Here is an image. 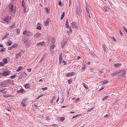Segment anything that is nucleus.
I'll use <instances>...</instances> for the list:
<instances>
[{"label":"nucleus","mask_w":127,"mask_h":127,"mask_svg":"<svg viewBox=\"0 0 127 127\" xmlns=\"http://www.w3.org/2000/svg\"><path fill=\"white\" fill-rule=\"evenodd\" d=\"M16 7L12 3H10L8 6L7 9L8 11L12 14H14L16 11Z\"/></svg>","instance_id":"f257e3e1"},{"label":"nucleus","mask_w":127,"mask_h":127,"mask_svg":"<svg viewBox=\"0 0 127 127\" xmlns=\"http://www.w3.org/2000/svg\"><path fill=\"white\" fill-rule=\"evenodd\" d=\"M23 34L27 36L31 37L33 35L34 33H33L31 31L29 30H25L23 32Z\"/></svg>","instance_id":"f03ea898"},{"label":"nucleus","mask_w":127,"mask_h":127,"mask_svg":"<svg viewBox=\"0 0 127 127\" xmlns=\"http://www.w3.org/2000/svg\"><path fill=\"white\" fill-rule=\"evenodd\" d=\"M76 12L77 14L79 15L81 13V10L79 4H77V5Z\"/></svg>","instance_id":"7ed1b4c3"},{"label":"nucleus","mask_w":127,"mask_h":127,"mask_svg":"<svg viewBox=\"0 0 127 127\" xmlns=\"http://www.w3.org/2000/svg\"><path fill=\"white\" fill-rule=\"evenodd\" d=\"M24 52L23 50H20L19 52L16 54V57L15 58L17 59L18 58L20 57L24 53Z\"/></svg>","instance_id":"20e7f679"},{"label":"nucleus","mask_w":127,"mask_h":127,"mask_svg":"<svg viewBox=\"0 0 127 127\" xmlns=\"http://www.w3.org/2000/svg\"><path fill=\"white\" fill-rule=\"evenodd\" d=\"M11 19V17L10 16H6L4 18L3 21L8 24L10 22Z\"/></svg>","instance_id":"39448f33"},{"label":"nucleus","mask_w":127,"mask_h":127,"mask_svg":"<svg viewBox=\"0 0 127 127\" xmlns=\"http://www.w3.org/2000/svg\"><path fill=\"white\" fill-rule=\"evenodd\" d=\"M21 103L22 105V106L23 107H24L26 106V104H27V101L25 99H23L21 102Z\"/></svg>","instance_id":"423d86ee"},{"label":"nucleus","mask_w":127,"mask_h":127,"mask_svg":"<svg viewBox=\"0 0 127 127\" xmlns=\"http://www.w3.org/2000/svg\"><path fill=\"white\" fill-rule=\"evenodd\" d=\"M43 36V34L41 33L37 32L34 35L33 37L34 38H35L38 37Z\"/></svg>","instance_id":"0eeeda50"},{"label":"nucleus","mask_w":127,"mask_h":127,"mask_svg":"<svg viewBox=\"0 0 127 127\" xmlns=\"http://www.w3.org/2000/svg\"><path fill=\"white\" fill-rule=\"evenodd\" d=\"M71 27L72 28L76 29L77 28L78 25L75 22H73L71 23Z\"/></svg>","instance_id":"6e6552de"},{"label":"nucleus","mask_w":127,"mask_h":127,"mask_svg":"<svg viewBox=\"0 0 127 127\" xmlns=\"http://www.w3.org/2000/svg\"><path fill=\"white\" fill-rule=\"evenodd\" d=\"M11 71L9 70L5 71L2 73V75L4 76H6L8 74H10Z\"/></svg>","instance_id":"1a4fd4ad"},{"label":"nucleus","mask_w":127,"mask_h":127,"mask_svg":"<svg viewBox=\"0 0 127 127\" xmlns=\"http://www.w3.org/2000/svg\"><path fill=\"white\" fill-rule=\"evenodd\" d=\"M86 8L87 13H89L91 12V8L89 5H86Z\"/></svg>","instance_id":"9d476101"},{"label":"nucleus","mask_w":127,"mask_h":127,"mask_svg":"<svg viewBox=\"0 0 127 127\" xmlns=\"http://www.w3.org/2000/svg\"><path fill=\"white\" fill-rule=\"evenodd\" d=\"M120 70L116 71L115 72H113L112 73L110 74V75L112 77L114 75H117L120 72Z\"/></svg>","instance_id":"9b49d317"},{"label":"nucleus","mask_w":127,"mask_h":127,"mask_svg":"<svg viewBox=\"0 0 127 127\" xmlns=\"http://www.w3.org/2000/svg\"><path fill=\"white\" fill-rule=\"evenodd\" d=\"M26 75L27 74L25 73L24 72H22L20 75L19 78L20 79H21L22 78H25L26 77Z\"/></svg>","instance_id":"f8f14e48"},{"label":"nucleus","mask_w":127,"mask_h":127,"mask_svg":"<svg viewBox=\"0 0 127 127\" xmlns=\"http://www.w3.org/2000/svg\"><path fill=\"white\" fill-rule=\"evenodd\" d=\"M44 42L42 41L39 42L38 43H37L36 44L37 45L38 47H41L42 46H43L44 44Z\"/></svg>","instance_id":"ddd939ff"},{"label":"nucleus","mask_w":127,"mask_h":127,"mask_svg":"<svg viewBox=\"0 0 127 127\" xmlns=\"http://www.w3.org/2000/svg\"><path fill=\"white\" fill-rule=\"evenodd\" d=\"M17 93H21L22 94H24L25 92V90L22 88L20 90H17Z\"/></svg>","instance_id":"4468645a"},{"label":"nucleus","mask_w":127,"mask_h":127,"mask_svg":"<svg viewBox=\"0 0 127 127\" xmlns=\"http://www.w3.org/2000/svg\"><path fill=\"white\" fill-rule=\"evenodd\" d=\"M28 40L27 38L25 36H24L22 38V41L23 43H26L27 41Z\"/></svg>","instance_id":"2eb2a0df"},{"label":"nucleus","mask_w":127,"mask_h":127,"mask_svg":"<svg viewBox=\"0 0 127 127\" xmlns=\"http://www.w3.org/2000/svg\"><path fill=\"white\" fill-rule=\"evenodd\" d=\"M74 74V72H69L66 74V76L67 77H69L73 75Z\"/></svg>","instance_id":"dca6fc26"},{"label":"nucleus","mask_w":127,"mask_h":127,"mask_svg":"<svg viewBox=\"0 0 127 127\" xmlns=\"http://www.w3.org/2000/svg\"><path fill=\"white\" fill-rule=\"evenodd\" d=\"M31 83L30 84L29 83H27L24 85V87L26 89H29Z\"/></svg>","instance_id":"f3484780"},{"label":"nucleus","mask_w":127,"mask_h":127,"mask_svg":"<svg viewBox=\"0 0 127 127\" xmlns=\"http://www.w3.org/2000/svg\"><path fill=\"white\" fill-rule=\"evenodd\" d=\"M122 64L120 63H117V64H114V67L116 68H119L121 66Z\"/></svg>","instance_id":"a211bd4d"},{"label":"nucleus","mask_w":127,"mask_h":127,"mask_svg":"<svg viewBox=\"0 0 127 127\" xmlns=\"http://www.w3.org/2000/svg\"><path fill=\"white\" fill-rule=\"evenodd\" d=\"M21 4L22 6L23 7L25 10H26V7H25V2L24 0H23L21 2Z\"/></svg>","instance_id":"6ab92c4d"},{"label":"nucleus","mask_w":127,"mask_h":127,"mask_svg":"<svg viewBox=\"0 0 127 127\" xmlns=\"http://www.w3.org/2000/svg\"><path fill=\"white\" fill-rule=\"evenodd\" d=\"M7 91V89L6 88L2 89V90H0V93L3 94H5Z\"/></svg>","instance_id":"aec40b11"},{"label":"nucleus","mask_w":127,"mask_h":127,"mask_svg":"<svg viewBox=\"0 0 127 127\" xmlns=\"http://www.w3.org/2000/svg\"><path fill=\"white\" fill-rule=\"evenodd\" d=\"M16 25L15 23H14L12 25L10 26L9 28L10 29H13L15 28V26Z\"/></svg>","instance_id":"412c9836"},{"label":"nucleus","mask_w":127,"mask_h":127,"mask_svg":"<svg viewBox=\"0 0 127 127\" xmlns=\"http://www.w3.org/2000/svg\"><path fill=\"white\" fill-rule=\"evenodd\" d=\"M56 46L54 44H52L50 46L51 48L50 49V50L51 51H53V50L54 49V48L56 47Z\"/></svg>","instance_id":"4be33fe9"},{"label":"nucleus","mask_w":127,"mask_h":127,"mask_svg":"<svg viewBox=\"0 0 127 127\" xmlns=\"http://www.w3.org/2000/svg\"><path fill=\"white\" fill-rule=\"evenodd\" d=\"M63 59V57L61 56H60L59 57V61L60 63V64H61V63L62 62Z\"/></svg>","instance_id":"5701e85b"},{"label":"nucleus","mask_w":127,"mask_h":127,"mask_svg":"<svg viewBox=\"0 0 127 127\" xmlns=\"http://www.w3.org/2000/svg\"><path fill=\"white\" fill-rule=\"evenodd\" d=\"M7 44L8 46H10L12 44V42L10 40H8L7 41Z\"/></svg>","instance_id":"b1692460"},{"label":"nucleus","mask_w":127,"mask_h":127,"mask_svg":"<svg viewBox=\"0 0 127 127\" xmlns=\"http://www.w3.org/2000/svg\"><path fill=\"white\" fill-rule=\"evenodd\" d=\"M44 24L45 25V26H47L48 24L49 23L48 18H47V19L46 21H45L44 22Z\"/></svg>","instance_id":"393cba45"},{"label":"nucleus","mask_w":127,"mask_h":127,"mask_svg":"<svg viewBox=\"0 0 127 127\" xmlns=\"http://www.w3.org/2000/svg\"><path fill=\"white\" fill-rule=\"evenodd\" d=\"M108 82V80H105L103 82V83H102V85H103L105 84H107Z\"/></svg>","instance_id":"a878e982"},{"label":"nucleus","mask_w":127,"mask_h":127,"mask_svg":"<svg viewBox=\"0 0 127 127\" xmlns=\"http://www.w3.org/2000/svg\"><path fill=\"white\" fill-rule=\"evenodd\" d=\"M12 48H17L18 47V45L16 43H14L12 46Z\"/></svg>","instance_id":"bb28decb"},{"label":"nucleus","mask_w":127,"mask_h":127,"mask_svg":"<svg viewBox=\"0 0 127 127\" xmlns=\"http://www.w3.org/2000/svg\"><path fill=\"white\" fill-rule=\"evenodd\" d=\"M86 66L85 65H83V67L81 68V71H83L85 69Z\"/></svg>","instance_id":"cd10ccee"},{"label":"nucleus","mask_w":127,"mask_h":127,"mask_svg":"<svg viewBox=\"0 0 127 127\" xmlns=\"http://www.w3.org/2000/svg\"><path fill=\"white\" fill-rule=\"evenodd\" d=\"M16 33L17 35H18L20 33L21 30L19 28H18L17 29Z\"/></svg>","instance_id":"c85d7f7f"},{"label":"nucleus","mask_w":127,"mask_h":127,"mask_svg":"<svg viewBox=\"0 0 127 127\" xmlns=\"http://www.w3.org/2000/svg\"><path fill=\"white\" fill-rule=\"evenodd\" d=\"M64 15H65L64 12H63V13L62 14L61 16V18H60V19L61 20H62L63 19L64 17Z\"/></svg>","instance_id":"c756f323"},{"label":"nucleus","mask_w":127,"mask_h":127,"mask_svg":"<svg viewBox=\"0 0 127 127\" xmlns=\"http://www.w3.org/2000/svg\"><path fill=\"white\" fill-rule=\"evenodd\" d=\"M58 4L60 7H62L63 6V4H62V3L61 1H58Z\"/></svg>","instance_id":"7c9ffc66"},{"label":"nucleus","mask_w":127,"mask_h":127,"mask_svg":"<svg viewBox=\"0 0 127 127\" xmlns=\"http://www.w3.org/2000/svg\"><path fill=\"white\" fill-rule=\"evenodd\" d=\"M3 63L4 64H6L7 62V59L6 58L4 59Z\"/></svg>","instance_id":"2f4dec72"},{"label":"nucleus","mask_w":127,"mask_h":127,"mask_svg":"<svg viewBox=\"0 0 127 127\" xmlns=\"http://www.w3.org/2000/svg\"><path fill=\"white\" fill-rule=\"evenodd\" d=\"M45 11L46 12L48 13H49V9L47 8H45Z\"/></svg>","instance_id":"473e14b6"},{"label":"nucleus","mask_w":127,"mask_h":127,"mask_svg":"<svg viewBox=\"0 0 127 127\" xmlns=\"http://www.w3.org/2000/svg\"><path fill=\"white\" fill-rule=\"evenodd\" d=\"M94 108L95 107H92L90 109L88 110L87 112H91L93 109H94Z\"/></svg>","instance_id":"72a5a7b5"},{"label":"nucleus","mask_w":127,"mask_h":127,"mask_svg":"<svg viewBox=\"0 0 127 127\" xmlns=\"http://www.w3.org/2000/svg\"><path fill=\"white\" fill-rule=\"evenodd\" d=\"M110 38L112 40H113L115 42H116V40L115 38L113 37H111Z\"/></svg>","instance_id":"f704fd0d"},{"label":"nucleus","mask_w":127,"mask_h":127,"mask_svg":"<svg viewBox=\"0 0 127 127\" xmlns=\"http://www.w3.org/2000/svg\"><path fill=\"white\" fill-rule=\"evenodd\" d=\"M22 69V67L21 66H19L18 67V68L17 69V71H19L21 70V69Z\"/></svg>","instance_id":"c9c22d12"},{"label":"nucleus","mask_w":127,"mask_h":127,"mask_svg":"<svg viewBox=\"0 0 127 127\" xmlns=\"http://www.w3.org/2000/svg\"><path fill=\"white\" fill-rule=\"evenodd\" d=\"M108 8L106 7H104L103 8V10L105 12H107L108 11Z\"/></svg>","instance_id":"e433bc0d"},{"label":"nucleus","mask_w":127,"mask_h":127,"mask_svg":"<svg viewBox=\"0 0 127 127\" xmlns=\"http://www.w3.org/2000/svg\"><path fill=\"white\" fill-rule=\"evenodd\" d=\"M123 28L124 29V30L127 33V29L124 26H123Z\"/></svg>","instance_id":"4c0bfd02"},{"label":"nucleus","mask_w":127,"mask_h":127,"mask_svg":"<svg viewBox=\"0 0 127 127\" xmlns=\"http://www.w3.org/2000/svg\"><path fill=\"white\" fill-rule=\"evenodd\" d=\"M108 96H106L105 97H104L102 99V100L103 101L105 99H107L108 97Z\"/></svg>","instance_id":"58836bf2"},{"label":"nucleus","mask_w":127,"mask_h":127,"mask_svg":"<svg viewBox=\"0 0 127 127\" xmlns=\"http://www.w3.org/2000/svg\"><path fill=\"white\" fill-rule=\"evenodd\" d=\"M67 32H69L70 34H71L72 32V30L71 28H70L68 30V31H67Z\"/></svg>","instance_id":"ea45409f"},{"label":"nucleus","mask_w":127,"mask_h":127,"mask_svg":"<svg viewBox=\"0 0 127 127\" xmlns=\"http://www.w3.org/2000/svg\"><path fill=\"white\" fill-rule=\"evenodd\" d=\"M45 57V56H44V57L43 56V57H42L41 58V59L40 61V62H42V61H43L44 60Z\"/></svg>","instance_id":"a19ab883"},{"label":"nucleus","mask_w":127,"mask_h":127,"mask_svg":"<svg viewBox=\"0 0 127 127\" xmlns=\"http://www.w3.org/2000/svg\"><path fill=\"white\" fill-rule=\"evenodd\" d=\"M123 72H124L123 73H122V75L124 76V77H125V74L126 73V70H123Z\"/></svg>","instance_id":"79ce46f5"},{"label":"nucleus","mask_w":127,"mask_h":127,"mask_svg":"<svg viewBox=\"0 0 127 127\" xmlns=\"http://www.w3.org/2000/svg\"><path fill=\"white\" fill-rule=\"evenodd\" d=\"M60 119L61 121H63L64 120V117L60 118Z\"/></svg>","instance_id":"37998d69"},{"label":"nucleus","mask_w":127,"mask_h":127,"mask_svg":"<svg viewBox=\"0 0 127 127\" xmlns=\"http://www.w3.org/2000/svg\"><path fill=\"white\" fill-rule=\"evenodd\" d=\"M16 77V75H12L11 76H10V77L12 79H13L15 78V77Z\"/></svg>","instance_id":"c03bdc74"},{"label":"nucleus","mask_w":127,"mask_h":127,"mask_svg":"<svg viewBox=\"0 0 127 127\" xmlns=\"http://www.w3.org/2000/svg\"><path fill=\"white\" fill-rule=\"evenodd\" d=\"M51 41L52 43L53 44L55 42V40L54 39H51Z\"/></svg>","instance_id":"a18cd8bd"},{"label":"nucleus","mask_w":127,"mask_h":127,"mask_svg":"<svg viewBox=\"0 0 127 127\" xmlns=\"http://www.w3.org/2000/svg\"><path fill=\"white\" fill-rule=\"evenodd\" d=\"M4 63H3L2 62H0V66H4Z\"/></svg>","instance_id":"49530a36"},{"label":"nucleus","mask_w":127,"mask_h":127,"mask_svg":"<svg viewBox=\"0 0 127 127\" xmlns=\"http://www.w3.org/2000/svg\"><path fill=\"white\" fill-rule=\"evenodd\" d=\"M10 82L9 80L8 81H5V86L6 85V84L7 83H9Z\"/></svg>","instance_id":"de8ad7c7"},{"label":"nucleus","mask_w":127,"mask_h":127,"mask_svg":"<svg viewBox=\"0 0 127 127\" xmlns=\"http://www.w3.org/2000/svg\"><path fill=\"white\" fill-rule=\"evenodd\" d=\"M36 28L38 30H40L41 29V27L40 26H37Z\"/></svg>","instance_id":"09e8293b"},{"label":"nucleus","mask_w":127,"mask_h":127,"mask_svg":"<svg viewBox=\"0 0 127 127\" xmlns=\"http://www.w3.org/2000/svg\"><path fill=\"white\" fill-rule=\"evenodd\" d=\"M62 62V64L64 65L66 64V62L64 60Z\"/></svg>","instance_id":"8fccbe9b"},{"label":"nucleus","mask_w":127,"mask_h":127,"mask_svg":"<svg viewBox=\"0 0 127 127\" xmlns=\"http://www.w3.org/2000/svg\"><path fill=\"white\" fill-rule=\"evenodd\" d=\"M87 13V15H88V16L90 18H91V15L90 14V12H89V13Z\"/></svg>","instance_id":"3c124183"},{"label":"nucleus","mask_w":127,"mask_h":127,"mask_svg":"<svg viewBox=\"0 0 127 127\" xmlns=\"http://www.w3.org/2000/svg\"><path fill=\"white\" fill-rule=\"evenodd\" d=\"M68 83L69 84H70L72 83V80H68Z\"/></svg>","instance_id":"603ef678"},{"label":"nucleus","mask_w":127,"mask_h":127,"mask_svg":"<svg viewBox=\"0 0 127 127\" xmlns=\"http://www.w3.org/2000/svg\"><path fill=\"white\" fill-rule=\"evenodd\" d=\"M41 89L42 90H47V88L46 87H45L44 88H42Z\"/></svg>","instance_id":"864d4df0"},{"label":"nucleus","mask_w":127,"mask_h":127,"mask_svg":"<svg viewBox=\"0 0 127 127\" xmlns=\"http://www.w3.org/2000/svg\"><path fill=\"white\" fill-rule=\"evenodd\" d=\"M91 55L93 57H95V55L94 53H92L91 54Z\"/></svg>","instance_id":"5fc2aeb1"},{"label":"nucleus","mask_w":127,"mask_h":127,"mask_svg":"<svg viewBox=\"0 0 127 127\" xmlns=\"http://www.w3.org/2000/svg\"><path fill=\"white\" fill-rule=\"evenodd\" d=\"M6 109L7 110L9 111H11V108H7Z\"/></svg>","instance_id":"6e6d98bb"},{"label":"nucleus","mask_w":127,"mask_h":127,"mask_svg":"<svg viewBox=\"0 0 127 127\" xmlns=\"http://www.w3.org/2000/svg\"><path fill=\"white\" fill-rule=\"evenodd\" d=\"M79 116V115H76L75 116H74L73 117H72V119H73L74 118H76V117H77L78 116Z\"/></svg>","instance_id":"4d7b16f0"},{"label":"nucleus","mask_w":127,"mask_h":127,"mask_svg":"<svg viewBox=\"0 0 127 127\" xmlns=\"http://www.w3.org/2000/svg\"><path fill=\"white\" fill-rule=\"evenodd\" d=\"M4 48L3 49H1L0 51V52H3L4 51Z\"/></svg>","instance_id":"13d9d810"},{"label":"nucleus","mask_w":127,"mask_h":127,"mask_svg":"<svg viewBox=\"0 0 127 127\" xmlns=\"http://www.w3.org/2000/svg\"><path fill=\"white\" fill-rule=\"evenodd\" d=\"M68 25V20H67L66 23H65V25Z\"/></svg>","instance_id":"bf43d9fd"},{"label":"nucleus","mask_w":127,"mask_h":127,"mask_svg":"<svg viewBox=\"0 0 127 127\" xmlns=\"http://www.w3.org/2000/svg\"><path fill=\"white\" fill-rule=\"evenodd\" d=\"M12 46L9 47L8 48V49L9 50H11L12 49Z\"/></svg>","instance_id":"052dcab7"},{"label":"nucleus","mask_w":127,"mask_h":127,"mask_svg":"<svg viewBox=\"0 0 127 127\" xmlns=\"http://www.w3.org/2000/svg\"><path fill=\"white\" fill-rule=\"evenodd\" d=\"M79 98H76L75 100V101L76 102H77V101L79 100Z\"/></svg>","instance_id":"680f3d73"},{"label":"nucleus","mask_w":127,"mask_h":127,"mask_svg":"<svg viewBox=\"0 0 127 127\" xmlns=\"http://www.w3.org/2000/svg\"><path fill=\"white\" fill-rule=\"evenodd\" d=\"M43 95H41L38 96V97H37L36 99H38L41 96H43Z\"/></svg>","instance_id":"e2e57ef3"},{"label":"nucleus","mask_w":127,"mask_h":127,"mask_svg":"<svg viewBox=\"0 0 127 127\" xmlns=\"http://www.w3.org/2000/svg\"><path fill=\"white\" fill-rule=\"evenodd\" d=\"M83 85L85 88L87 89V87H86V86L84 84V83L83 84Z\"/></svg>","instance_id":"0e129e2a"},{"label":"nucleus","mask_w":127,"mask_h":127,"mask_svg":"<svg viewBox=\"0 0 127 127\" xmlns=\"http://www.w3.org/2000/svg\"><path fill=\"white\" fill-rule=\"evenodd\" d=\"M12 95H8L7 96V97H12Z\"/></svg>","instance_id":"69168bd1"},{"label":"nucleus","mask_w":127,"mask_h":127,"mask_svg":"<svg viewBox=\"0 0 127 127\" xmlns=\"http://www.w3.org/2000/svg\"><path fill=\"white\" fill-rule=\"evenodd\" d=\"M90 62H88L86 64V65L87 66H88L90 65Z\"/></svg>","instance_id":"338daca9"},{"label":"nucleus","mask_w":127,"mask_h":127,"mask_svg":"<svg viewBox=\"0 0 127 127\" xmlns=\"http://www.w3.org/2000/svg\"><path fill=\"white\" fill-rule=\"evenodd\" d=\"M27 70L28 71L30 72L31 71V69H27Z\"/></svg>","instance_id":"774afa93"}]
</instances>
